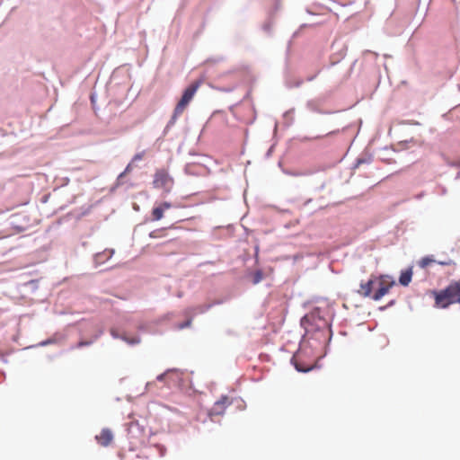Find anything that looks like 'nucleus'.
<instances>
[{
    "label": "nucleus",
    "mask_w": 460,
    "mask_h": 460,
    "mask_svg": "<svg viewBox=\"0 0 460 460\" xmlns=\"http://www.w3.org/2000/svg\"><path fill=\"white\" fill-rule=\"evenodd\" d=\"M435 305L440 308H447L452 304H460V279L450 283L448 287L438 292H434Z\"/></svg>",
    "instance_id": "f257e3e1"
},
{
    "label": "nucleus",
    "mask_w": 460,
    "mask_h": 460,
    "mask_svg": "<svg viewBox=\"0 0 460 460\" xmlns=\"http://www.w3.org/2000/svg\"><path fill=\"white\" fill-rule=\"evenodd\" d=\"M200 85L201 81H195L184 90L181 98L174 108L173 114L171 119L172 123H173L178 119V117L183 113Z\"/></svg>",
    "instance_id": "f03ea898"
},
{
    "label": "nucleus",
    "mask_w": 460,
    "mask_h": 460,
    "mask_svg": "<svg viewBox=\"0 0 460 460\" xmlns=\"http://www.w3.org/2000/svg\"><path fill=\"white\" fill-rule=\"evenodd\" d=\"M153 186L155 189L164 190L165 193H169L173 186V179L166 170H157L154 175Z\"/></svg>",
    "instance_id": "7ed1b4c3"
},
{
    "label": "nucleus",
    "mask_w": 460,
    "mask_h": 460,
    "mask_svg": "<svg viewBox=\"0 0 460 460\" xmlns=\"http://www.w3.org/2000/svg\"><path fill=\"white\" fill-rule=\"evenodd\" d=\"M394 285L389 277H380L378 279V288L373 294L372 298L376 301L380 300L385 295H386L390 288Z\"/></svg>",
    "instance_id": "20e7f679"
},
{
    "label": "nucleus",
    "mask_w": 460,
    "mask_h": 460,
    "mask_svg": "<svg viewBox=\"0 0 460 460\" xmlns=\"http://www.w3.org/2000/svg\"><path fill=\"white\" fill-rule=\"evenodd\" d=\"M304 351L300 350L297 354H296L293 358L292 362L296 367V369L299 372H308L315 367V363H306L305 362L304 358Z\"/></svg>",
    "instance_id": "39448f33"
},
{
    "label": "nucleus",
    "mask_w": 460,
    "mask_h": 460,
    "mask_svg": "<svg viewBox=\"0 0 460 460\" xmlns=\"http://www.w3.org/2000/svg\"><path fill=\"white\" fill-rule=\"evenodd\" d=\"M231 402H232L228 396H221V398L218 401H217L214 403L213 407L210 409L208 413L209 416L212 417L217 415H222L225 412L226 407L230 405Z\"/></svg>",
    "instance_id": "423d86ee"
},
{
    "label": "nucleus",
    "mask_w": 460,
    "mask_h": 460,
    "mask_svg": "<svg viewBox=\"0 0 460 460\" xmlns=\"http://www.w3.org/2000/svg\"><path fill=\"white\" fill-rule=\"evenodd\" d=\"M97 443L102 447H109L113 440V433L110 429H102L100 434L95 436Z\"/></svg>",
    "instance_id": "0eeeda50"
},
{
    "label": "nucleus",
    "mask_w": 460,
    "mask_h": 460,
    "mask_svg": "<svg viewBox=\"0 0 460 460\" xmlns=\"http://www.w3.org/2000/svg\"><path fill=\"white\" fill-rule=\"evenodd\" d=\"M432 262H437L438 264L439 265H443V266H449V265H452L454 264V262L451 261V260H447V261H435L432 257H424L422 258L420 261H419V266L420 268H426L428 267L430 263Z\"/></svg>",
    "instance_id": "6e6552de"
},
{
    "label": "nucleus",
    "mask_w": 460,
    "mask_h": 460,
    "mask_svg": "<svg viewBox=\"0 0 460 460\" xmlns=\"http://www.w3.org/2000/svg\"><path fill=\"white\" fill-rule=\"evenodd\" d=\"M376 282V278L369 279L367 282L360 284L358 293L363 296H369L372 294L373 285Z\"/></svg>",
    "instance_id": "1a4fd4ad"
},
{
    "label": "nucleus",
    "mask_w": 460,
    "mask_h": 460,
    "mask_svg": "<svg viewBox=\"0 0 460 460\" xmlns=\"http://www.w3.org/2000/svg\"><path fill=\"white\" fill-rule=\"evenodd\" d=\"M411 277H412L411 270H405V271L402 272V274L399 278L400 284L402 286H408L411 280Z\"/></svg>",
    "instance_id": "9d476101"
},
{
    "label": "nucleus",
    "mask_w": 460,
    "mask_h": 460,
    "mask_svg": "<svg viewBox=\"0 0 460 460\" xmlns=\"http://www.w3.org/2000/svg\"><path fill=\"white\" fill-rule=\"evenodd\" d=\"M164 208H160L159 206L154 208L152 210L153 220L158 221L162 219L164 217Z\"/></svg>",
    "instance_id": "9b49d317"
},
{
    "label": "nucleus",
    "mask_w": 460,
    "mask_h": 460,
    "mask_svg": "<svg viewBox=\"0 0 460 460\" xmlns=\"http://www.w3.org/2000/svg\"><path fill=\"white\" fill-rule=\"evenodd\" d=\"M164 228L157 229V230L152 231L149 235L151 238H159V237H163L164 235Z\"/></svg>",
    "instance_id": "f8f14e48"
},
{
    "label": "nucleus",
    "mask_w": 460,
    "mask_h": 460,
    "mask_svg": "<svg viewBox=\"0 0 460 460\" xmlns=\"http://www.w3.org/2000/svg\"><path fill=\"white\" fill-rule=\"evenodd\" d=\"M132 170V164H128L126 167V169L124 170L123 172H121L119 176V178H122L124 177L126 174H128L130 171Z\"/></svg>",
    "instance_id": "ddd939ff"
},
{
    "label": "nucleus",
    "mask_w": 460,
    "mask_h": 460,
    "mask_svg": "<svg viewBox=\"0 0 460 460\" xmlns=\"http://www.w3.org/2000/svg\"><path fill=\"white\" fill-rule=\"evenodd\" d=\"M172 372L168 370L165 373H163L157 376V380L164 381L166 377H168Z\"/></svg>",
    "instance_id": "4468645a"
},
{
    "label": "nucleus",
    "mask_w": 460,
    "mask_h": 460,
    "mask_svg": "<svg viewBox=\"0 0 460 460\" xmlns=\"http://www.w3.org/2000/svg\"><path fill=\"white\" fill-rule=\"evenodd\" d=\"M160 208H164V211L166 210V209H169L172 208V204L169 203V202H163L160 206Z\"/></svg>",
    "instance_id": "2eb2a0df"
},
{
    "label": "nucleus",
    "mask_w": 460,
    "mask_h": 460,
    "mask_svg": "<svg viewBox=\"0 0 460 460\" xmlns=\"http://www.w3.org/2000/svg\"><path fill=\"white\" fill-rule=\"evenodd\" d=\"M143 156H144L143 153H139V154L135 155V156L133 157V162L137 161V160H141L143 158Z\"/></svg>",
    "instance_id": "dca6fc26"
},
{
    "label": "nucleus",
    "mask_w": 460,
    "mask_h": 460,
    "mask_svg": "<svg viewBox=\"0 0 460 460\" xmlns=\"http://www.w3.org/2000/svg\"><path fill=\"white\" fill-rule=\"evenodd\" d=\"M190 324H191V320H188V321H187V322H185L184 323L181 324L179 327H180L181 329H182V328H185V327H189V326H190Z\"/></svg>",
    "instance_id": "f3484780"
},
{
    "label": "nucleus",
    "mask_w": 460,
    "mask_h": 460,
    "mask_svg": "<svg viewBox=\"0 0 460 460\" xmlns=\"http://www.w3.org/2000/svg\"><path fill=\"white\" fill-rule=\"evenodd\" d=\"M261 279V273H258L256 275V278H255V280H254V283H258Z\"/></svg>",
    "instance_id": "a211bd4d"
},
{
    "label": "nucleus",
    "mask_w": 460,
    "mask_h": 460,
    "mask_svg": "<svg viewBox=\"0 0 460 460\" xmlns=\"http://www.w3.org/2000/svg\"><path fill=\"white\" fill-rule=\"evenodd\" d=\"M111 334H112L113 336H115V333H114V331H113V330H111Z\"/></svg>",
    "instance_id": "6ab92c4d"
}]
</instances>
